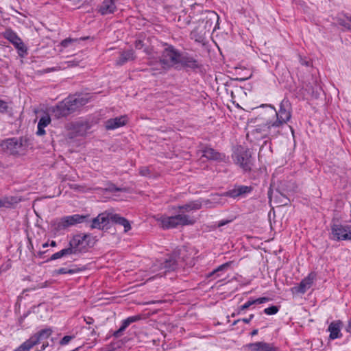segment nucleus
<instances>
[{
    "label": "nucleus",
    "instance_id": "obj_38",
    "mask_svg": "<svg viewBox=\"0 0 351 351\" xmlns=\"http://www.w3.org/2000/svg\"><path fill=\"white\" fill-rule=\"evenodd\" d=\"M104 190H105L106 191H110V192H114V191H121L124 190V189L117 187L114 186V184L110 183V184H107V186L105 189H104Z\"/></svg>",
    "mask_w": 351,
    "mask_h": 351
},
{
    "label": "nucleus",
    "instance_id": "obj_39",
    "mask_svg": "<svg viewBox=\"0 0 351 351\" xmlns=\"http://www.w3.org/2000/svg\"><path fill=\"white\" fill-rule=\"evenodd\" d=\"M77 42V39L66 38L61 42V45L63 47H67L73 43Z\"/></svg>",
    "mask_w": 351,
    "mask_h": 351
},
{
    "label": "nucleus",
    "instance_id": "obj_42",
    "mask_svg": "<svg viewBox=\"0 0 351 351\" xmlns=\"http://www.w3.org/2000/svg\"><path fill=\"white\" fill-rule=\"evenodd\" d=\"M270 300V298L267 297H262L257 299H254L255 304H260L267 302Z\"/></svg>",
    "mask_w": 351,
    "mask_h": 351
},
{
    "label": "nucleus",
    "instance_id": "obj_37",
    "mask_svg": "<svg viewBox=\"0 0 351 351\" xmlns=\"http://www.w3.org/2000/svg\"><path fill=\"white\" fill-rule=\"evenodd\" d=\"M128 328L127 326H125V324L122 322V324L119 330L114 331L112 334L113 337L115 338L120 337L122 335L123 331Z\"/></svg>",
    "mask_w": 351,
    "mask_h": 351
},
{
    "label": "nucleus",
    "instance_id": "obj_2",
    "mask_svg": "<svg viewBox=\"0 0 351 351\" xmlns=\"http://www.w3.org/2000/svg\"><path fill=\"white\" fill-rule=\"evenodd\" d=\"M94 244L93 239L90 234H79L74 235L69 243V250L71 254H79L86 252L88 247Z\"/></svg>",
    "mask_w": 351,
    "mask_h": 351
},
{
    "label": "nucleus",
    "instance_id": "obj_27",
    "mask_svg": "<svg viewBox=\"0 0 351 351\" xmlns=\"http://www.w3.org/2000/svg\"><path fill=\"white\" fill-rule=\"evenodd\" d=\"M202 202L199 200L191 201L189 204L178 206V209L181 211L190 212L201 208Z\"/></svg>",
    "mask_w": 351,
    "mask_h": 351
},
{
    "label": "nucleus",
    "instance_id": "obj_44",
    "mask_svg": "<svg viewBox=\"0 0 351 351\" xmlns=\"http://www.w3.org/2000/svg\"><path fill=\"white\" fill-rule=\"evenodd\" d=\"M140 174L143 176H147L149 174V169L147 167H143L140 169Z\"/></svg>",
    "mask_w": 351,
    "mask_h": 351
},
{
    "label": "nucleus",
    "instance_id": "obj_6",
    "mask_svg": "<svg viewBox=\"0 0 351 351\" xmlns=\"http://www.w3.org/2000/svg\"><path fill=\"white\" fill-rule=\"evenodd\" d=\"M232 158L236 164L239 165L244 171H250L253 165V158L250 149L239 146L232 155Z\"/></svg>",
    "mask_w": 351,
    "mask_h": 351
},
{
    "label": "nucleus",
    "instance_id": "obj_40",
    "mask_svg": "<svg viewBox=\"0 0 351 351\" xmlns=\"http://www.w3.org/2000/svg\"><path fill=\"white\" fill-rule=\"evenodd\" d=\"M73 338H74V336L66 335L60 341V344L61 346L66 345Z\"/></svg>",
    "mask_w": 351,
    "mask_h": 351
},
{
    "label": "nucleus",
    "instance_id": "obj_50",
    "mask_svg": "<svg viewBox=\"0 0 351 351\" xmlns=\"http://www.w3.org/2000/svg\"><path fill=\"white\" fill-rule=\"evenodd\" d=\"M230 221H228V220H222V221H219L218 224H217V226L218 227H221L226 224H227L228 223H229Z\"/></svg>",
    "mask_w": 351,
    "mask_h": 351
},
{
    "label": "nucleus",
    "instance_id": "obj_8",
    "mask_svg": "<svg viewBox=\"0 0 351 351\" xmlns=\"http://www.w3.org/2000/svg\"><path fill=\"white\" fill-rule=\"evenodd\" d=\"M253 134H261V137L276 136L280 130L276 127V125L273 123V121H267L263 125H256V127L252 131Z\"/></svg>",
    "mask_w": 351,
    "mask_h": 351
},
{
    "label": "nucleus",
    "instance_id": "obj_10",
    "mask_svg": "<svg viewBox=\"0 0 351 351\" xmlns=\"http://www.w3.org/2000/svg\"><path fill=\"white\" fill-rule=\"evenodd\" d=\"M184 261L177 252L172 254L162 263H161V269H165V272L175 271L181 265V262Z\"/></svg>",
    "mask_w": 351,
    "mask_h": 351
},
{
    "label": "nucleus",
    "instance_id": "obj_21",
    "mask_svg": "<svg viewBox=\"0 0 351 351\" xmlns=\"http://www.w3.org/2000/svg\"><path fill=\"white\" fill-rule=\"evenodd\" d=\"M343 326V322L340 320L332 322L328 326V330L330 332V338L335 339L341 336V329Z\"/></svg>",
    "mask_w": 351,
    "mask_h": 351
},
{
    "label": "nucleus",
    "instance_id": "obj_7",
    "mask_svg": "<svg viewBox=\"0 0 351 351\" xmlns=\"http://www.w3.org/2000/svg\"><path fill=\"white\" fill-rule=\"evenodd\" d=\"M89 219L88 215H78L66 216L60 219L56 224V230L60 231L65 230L69 227L75 226L78 223H86Z\"/></svg>",
    "mask_w": 351,
    "mask_h": 351
},
{
    "label": "nucleus",
    "instance_id": "obj_58",
    "mask_svg": "<svg viewBox=\"0 0 351 351\" xmlns=\"http://www.w3.org/2000/svg\"><path fill=\"white\" fill-rule=\"evenodd\" d=\"M45 252H39L38 254L41 256Z\"/></svg>",
    "mask_w": 351,
    "mask_h": 351
},
{
    "label": "nucleus",
    "instance_id": "obj_63",
    "mask_svg": "<svg viewBox=\"0 0 351 351\" xmlns=\"http://www.w3.org/2000/svg\"><path fill=\"white\" fill-rule=\"evenodd\" d=\"M272 199H273L272 198H270V199H269L270 202H272Z\"/></svg>",
    "mask_w": 351,
    "mask_h": 351
},
{
    "label": "nucleus",
    "instance_id": "obj_24",
    "mask_svg": "<svg viewBox=\"0 0 351 351\" xmlns=\"http://www.w3.org/2000/svg\"><path fill=\"white\" fill-rule=\"evenodd\" d=\"M136 56L133 50H127L121 53L119 58L117 60L116 64L121 66L128 61L134 60Z\"/></svg>",
    "mask_w": 351,
    "mask_h": 351
},
{
    "label": "nucleus",
    "instance_id": "obj_62",
    "mask_svg": "<svg viewBox=\"0 0 351 351\" xmlns=\"http://www.w3.org/2000/svg\"><path fill=\"white\" fill-rule=\"evenodd\" d=\"M149 64L152 65L153 64V62L150 61Z\"/></svg>",
    "mask_w": 351,
    "mask_h": 351
},
{
    "label": "nucleus",
    "instance_id": "obj_12",
    "mask_svg": "<svg viewBox=\"0 0 351 351\" xmlns=\"http://www.w3.org/2000/svg\"><path fill=\"white\" fill-rule=\"evenodd\" d=\"M178 64L184 68L196 69L200 67L201 64L193 56L189 53H181L180 55Z\"/></svg>",
    "mask_w": 351,
    "mask_h": 351
},
{
    "label": "nucleus",
    "instance_id": "obj_13",
    "mask_svg": "<svg viewBox=\"0 0 351 351\" xmlns=\"http://www.w3.org/2000/svg\"><path fill=\"white\" fill-rule=\"evenodd\" d=\"M22 146V140L16 138H8L1 143L2 148L12 154L19 153Z\"/></svg>",
    "mask_w": 351,
    "mask_h": 351
},
{
    "label": "nucleus",
    "instance_id": "obj_15",
    "mask_svg": "<svg viewBox=\"0 0 351 351\" xmlns=\"http://www.w3.org/2000/svg\"><path fill=\"white\" fill-rule=\"evenodd\" d=\"M315 278V274H309L298 286L292 288V291L295 293H304L312 286Z\"/></svg>",
    "mask_w": 351,
    "mask_h": 351
},
{
    "label": "nucleus",
    "instance_id": "obj_9",
    "mask_svg": "<svg viewBox=\"0 0 351 351\" xmlns=\"http://www.w3.org/2000/svg\"><path fill=\"white\" fill-rule=\"evenodd\" d=\"M331 234L333 240H351V225L333 224Z\"/></svg>",
    "mask_w": 351,
    "mask_h": 351
},
{
    "label": "nucleus",
    "instance_id": "obj_18",
    "mask_svg": "<svg viewBox=\"0 0 351 351\" xmlns=\"http://www.w3.org/2000/svg\"><path fill=\"white\" fill-rule=\"evenodd\" d=\"M52 330L50 328L43 329L29 338L34 346L38 344L40 341L47 339L52 334Z\"/></svg>",
    "mask_w": 351,
    "mask_h": 351
},
{
    "label": "nucleus",
    "instance_id": "obj_22",
    "mask_svg": "<svg viewBox=\"0 0 351 351\" xmlns=\"http://www.w3.org/2000/svg\"><path fill=\"white\" fill-rule=\"evenodd\" d=\"M117 9L113 0H104L99 6V12L101 15H106L113 13Z\"/></svg>",
    "mask_w": 351,
    "mask_h": 351
},
{
    "label": "nucleus",
    "instance_id": "obj_36",
    "mask_svg": "<svg viewBox=\"0 0 351 351\" xmlns=\"http://www.w3.org/2000/svg\"><path fill=\"white\" fill-rule=\"evenodd\" d=\"M279 311V308L276 306H271L268 308H266L264 309V313L267 315H275Z\"/></svg>",
    "mask_w": 351,
    "mask_h": 351
},
{
    "label": "nucleus",
    "instance_id": "obj_41",
    "mask_svg": "<svg viewBox=\"0 0 351 351\" xmlns=\"http://www.w3.org/2000/svg\"><path fill=\"white\" fill-rule=\"evenodd\" d=\"M282 199H274V203L276 204H278V206H285L287 205L290 202V199H285V202H282Z\"/></svg>",
    "mask_w": 351,
    "mask_h": 351
},
{
    "label": "nucleus",
    "instance_id": "obj_55",
    "mask_svg": "<svg viewBox=\"0 0 351 351\" xmlns=\"http://www.w3.org/2000/svg\"><path fill=\"white\" fill-rule=\"evenodd\" d=\"M50 245H51V247H56V241H52L51 242V243H50Z\"/></svg>",
    "mask_w": 351,
    "mask_h": 351
},
{
    "label": "nucleus",
    "instance_id": "obj_61",
    "mask_svg": "<svg viewBox=\"0 0 351 351\" xmlns=\"http://www.w3.org/2000/svg\"><path fill=\"white\" fill-rule=\"evenodd\" d=\"M45 197L51 198V197H53V196H46Z\"/></svg>",
    "mask_w": 351,
    "mask_h": 351
},
{
    "label": "nucleus",
    "instance_id": "obj_31",
    "mask_svg": "<svg viewBox=\"0 0 351 351\" xmlns=\"http://www.w3.org/2000/svg\"><path fill=\"white\" fill-rule=\"evenodd\" d=\"M71 250H69L68 247L62 249V250L54 253L48 260L47 261H51L53 260H56L66 255H70Z\"/></svg>",
    "mask_w": 351,
    "mask_h": 351
},
{
    "label": "nucleus",
    "instance_id": "obj_52",
    "mask_svg": "<svg viewBox=\"0 0 351 351\" xmlns=\"http://www.w3.org/2000/svg\"><path fill=\"white\" fill-rule=\"evenodd\" d=\"M346 331L349 333H351V319L348 322V326L346 328Z\"/></svg>",
    "mask_w": 351,
    "mask_h": 351
},
{
    "label": "nucleus",
    "instance_id": "obj_54",
    "mask_svg": "<svg viewBox=\"0 0 351 351\" xmlns=\"http://www.w3.org/2000/svg\"><path fill=\"white\" fill-rule=\"evenodd\" d=\"M48 346H49L48 343H46V344H45V343L43 344L42 348H41V350L42 351L44 350Z\"/></svg>",
    "mask_w": 351,
    "mask_h": 351
},
{
    "label": "nucleus",
    "instance_id": "obj_51",
    "mask_svg": "<svg viewBox=\"0 0 351 351\" xmlns=\"http://www.w3.org/2000/svg\"><path fill=\"white\" fill-rule=\"evenodd\" d=\"M204 205L207 207V208H210L213 206V205L211 204L210 202L209 199H206L205 202H204Z\"/></svg>",
    "mask_w": 351,
    "mask_h": 351
},
{
    "label": "nucleus",
    "instance_id": "obj_26",
    "mask_svg": "<svg viewBox=\"0 0 351 351\" xmlns=\"http://www.w3.org/2000/svg\"><path fill=\"white\" fill-rule=\"evenodd\" d=\"M51 122V118L49 114L43 116L38 123V130L36 134L38 136H43L45 134V128L47 127Z\"/></svg>",
    "mask_w": 351,
    "mask_h": 351
},
{
    "label": "nucleus",
    "instance_id": "obj_34",
    "mask_svg": "<svg viewBox=\"0 0 351 351\" xmlns=\"http://www.w3.org/2000/svg\"><path fill=\"white\" fill-rule=\"evenodd\" d=\"M33 347L34 343H32L28 339L14 351H29Z\"/></svg>",
    "mask_w": 351,
    "mask_h": 351
},
{
    "label": "nucleus",
    "instance_id": "obj_64",
    "mask_svg": "<svg viewBox=\"0 0 351 351\" xmlns=\"http://www.w3.org/2000/svg\"><path fill=\"white\" fill-rule=\"evenodd\" d=\"M36 351H42V350H36Z\"/></svg>",
    "mask_w": 351,
    "mask_h": 351
},
{
    "label": "nucleus",
    "instance_id": "obj_23",
    "mask_svg": "<svg viewBox=\"0 0 351 351\" xmlns=\"http://www.w3.org/2000/svg\"><path fill=\"white\" fill-rule=\"evenodd\" d=\"M206 31L205 28L198 25L191 32V38L195 42L204 43Z\"/></svg>",
    "mask_w": 351,
    "mask_h": 351
},
{
    "label": "nucleus",
    "instance_id": "obj_48",
    "mask_svg": "<svg viewBox=\"0 0 351 351\" xmlns=\"http://www.w3.org/2000/svg\"><path fill=\"white\" fill-rule=\"evenodd\" d=\"M66 63L68 64V66L73 67V66H77L79 62L75 60H71V61H68Z\"/></svg>",
    "mask_w": 351,
    "mask_h": 351
},
{
    "label": "nucleus",
    "instance_id": "obj_1",
    "mask_svg": "<svg viewBox=\"0 0 351 351\" xmlns=\"http://www.w3.org/2000/svg\"><path fill=\"white\" fill-rule=\"evenodd\" d=\"M88 101V99L86 97L81 95L71 96L53 107V112L57 118L66 117L86 105Z\"/></svg>",
    "mask_w": 351,
    "mask_h": 351
},
{
    "label": "nucleus",
    "instance_id": "obj_28",
    "mask_svg": "<svg viewBox=\"0 0 351 351\" xmlns=\"http://www.w3.org/2000/svg\"><path fill=\"white\" fill-rule=\"evenodd\" d=\"M84 269V268H80V267H75L73 269H67V268L62 267V268L55 270L53 271V273H54V275H60V274H66L72 275V274L79 273Z\"/></svg>",
    "mask_w": 351,
    "mask_h": 351
},
{
    "label": "nucleus",
    "instance_id": "obj_29",
    "mask_svg": "<svg viewBox=\"0 0 351 351\" xmlns=\"http://www.w3.org/2000/svg\"><path fill=\"white\" fill-rule=\"evenodd\" d=\"M337 22L339 25L351 32V15L346 14L343 17H339Z\"/></svg>",
    "mask_w": 351,
    "mask_h": 351
},
{
    "label": "nucleus",
    "instance_id": "obj_30",
    "mask_svg": "<svg viewBox=\"0 0 351 351\" xmlns=\"http://www.w3.org/2000/svg\"><path fill=\"white\" fill-rule=\"evenodd\" d=\"M21 199H0L1 208H11L18 204Z\"/></svg>",
    "mask_w": 351,
    "mask_h": 351
},
{
    "label": "nucleus",
    "instance_id": "obj_43",
    "mask_svg": "<svg viewBox=\"0 0 351 351\" xmlns=\"http://www.w3.org/2000/svg\"><path fill=\"white\" fill-rule=\"evenodd\" d=\"M7 103L3 100H0V112H5L7 111Z\"/></svg>",
    "mask_w": 351,
    "mask_h": 351
},
{
    "label": "nucleus",
    "instance_id": "obj_49",
    "mask_svg": "<svg viewBox=\"0 0 351 351\" xmlns=\"http://www.w3.org/2000/svg\"><path fill=\"white\" fill-rule=\"evenodd\" d=\"M84 321L86 322V323L87 324H89V325L93 324L94 322V319L90 317H85Z\"/></svg>",
    "mask_w": 351,
    "mask_h": 351
},
{
    "label": "nucleus",
    "instance_id": "obj_46",
    "mask_svg": "<svg viewBox=\"0 0 351 351\" xmlns=\"http://www.w3.org/2000/svg\"><path fill=\"white\" fill-rule=\"evenodd\" d=\"M300 63L302 64V65H304V66H311V62L310 61L308 60H306L304 58H302V57H300Z\"/></svg>",
    "mask_w": 351,
    "mask_h": 351
},
{
    "label": "nucleus",
    "instance_id": "obj_59",
    "mask_svg": "<svg viewBox=\"0 0 351 351\" xmlns=\"http://www.w3.org/2000/svg\"><path fill=\"white\" fill-rule=\"evenodd\" d=\"M236 315H238L237 313H234L232 314V317H234Z\"/></svg>",
    "mask_w": 351,
    "mask_h": 351
},
{
    "label": "nucleus",
    "instance_id": "obj_60",
    "mask_svg": "<svg viewBox=\"0 0 351 351\" xmlns=\"http://www.w3.org/2000/svg\"><path fill=\"white\" fill-rule=\"evenodd\" d=\"M145 52H146L147 53H148V50L147 49H145Z\"/></svg>",
    "mask_w": 351,
    "mask_h": 351
},
{
    "label": "nucleus",
    "instance_id": "obj_20",
    "mask_svg": "<svg viewBox=\"0 0 351 351\" xmlns=\"http://www.w3.org/2000/svg\"><path fill=\"white\" fill-rule=\"evenodd\" d=\"M5 38L10 40L19 50L23 51L25 50L23 43L15 32L12 30H7L5 33Z\"/></svg>",
    "mask_w": 351,
    "mask_h": 351
},
{
    "label": "nucleus",
    "instance_id": "obj_3",
    "mask_svg": "<svg viewBox=\"0 0 351 351\" xmlns=\"http://www.w3.org/2000/svg\"><path fill=\"white\" fill-rule=\"evenodd\" d=\"M158 221L163 229L174 228L179 226L193 225L195 223L194 218L180 213L171 217L162 216Z\"/></svg>",
    "mask_w": 351,
    "mask_h": 351
},
{
    "label": "nucleus",
    "instance_id": "obj_14",
    "mask_svg": "<svg viewBox=\"0 0 351 351\" xmlns=\"http://www.w3.org/2000/svg\"><path fill=\"white\" fill-rule=\"evenodd\" d=\"M251 186L235 185L234 188L226 192L225 195L228 197H237L241 195H247L252 191Z\"/></svg>",
    "mask_w": 351,
    "mask_h": 351
},
{
    "label": "nucleus",
    "instance_id": "obj_35",
    "mask_svg": "<svg viewBox=\"0 0 351 351\" xmlns=\"http://www.w3.org/2000/svg\"><path fill=\"white\" fill-rule=\"evenodd\" d=\"M255 304L254 299H252L245 302L243 305L241 306L237 311V314H240L241 311L247 309L252 305Z\"/></svg>",
    "mask_w": 351,
    "mask_h": 351
},
{
    "label": "nucleus",
    "instance_id": "obj_47",
    "mask_svg": "<svg viewBox=\"0 0 351 351\" xmlns=\"http://www.w3.org/2000/svg\"><path fill=\"white\" fill-rule=\"evenodd\" d=\"M254 314H251V315H250L249 317L243 318V319H241V321L243 322L245 324H248L254 318Z\"/></svg>",
    "mask_w": 351,
    "mask_h": 351
},
{
    "label": "nucleus",
    "instance_id": "obj_45",
    "mask_svg": "<svg viewBox=\"0 0 351 351\" xmlns=\"http://www.w3.org/2000/svg\"><path fill=\"white\" fill-rule=\"evenodd\" d=\"M134 45H135L136 49H141L143 47L144 44L142 40H137L135 41Z\"/></svg>",
    "mask_w": 351,
    "mask_h": 351
},
{
    "label": "nucleus",
    "instance_id": "obj_57",
    "mask_svg": "<svg viewBox=\"0 0 351 351\" xmlns=\"http://www.w3.org/2000/svg\"><path fill=\"white\" fill-rule=\"evenodd\" d=\"M240 321H241V319H239L237 320H235L234 322H233V325H235L237 324L238 322H239Z\"/></svg>",
    "mask_w": 351,
    "mask_h": 351
},
{
    "label": "nucleus",
    "instance_id": "obj_56",
    "mask_svg": "<svg viewBox=\"0 0 351 351\" xmlns=\"http://www.w3.org/2000/svg\"><path fill=\"white\" fill-rule=\"evenodd\" d=\"M48 246H49L48 243H45L43 244V247H44V248H45V247H47Z\"/></svg>",
    "mask_w": 351,
    "mask_h": 351
},
{
    "label": "nucleus",
    "instance_id": "obj_53",
    "mask_svg": "<svg viewBox=\"0 0 351 351\" xmlns=\"http://www.w3.org/2000/svg\"><path fill=\"white\" fill-rule=\"evenodd\" d=\"M258 329H254L253 330L252 332H251V335L252 336H254V335H256L258 334Z\"/></svg>",
    "mask_w": 351,
    "mask_h": 351
},
{
    "label": "nucleus",
    "instance_id": "obj_17",
    "mask_svg": "<svg viewBox=\"0 0 351 351\" xmlns=\"http://www.w3.org/2000/svg\"><path fill=\"white\" fill-rule=\"evenodd\" d=\"M247 351H272L274 348L271 344L259 341L250 343L244 346Z\"/></svg>",
    "mask_w": 351,
    "mask_h": 351
},
{
    "label": "nucleus",
    "instance_id": "obj_19",
    "mask_svg": "<svg viewBox=\"0 0 351 351\" xmlns=\"http://www.w3.org/2000/svg\"><path fill=\"white\" fill-rule=\"evenodd\" d=\"M126 123V117L123 116L109 119L105 122V128L107 130L117 129L125 125Z\"/></svg>",
    "mask_w": 351,
    "mask_h": 351
},
{
    "label": "nucleus",
    "instance_id": "obj_11",
    "mask_svg": "<svg viewBox=\"0 0 351 351\" xmlns=\"http://www.w3.org/2000/svg\"><path fill=\"white\" fill-rule=\"evenodd\" d=\"M109 216L110 213H101L90 221L88 219L87 222H90V227L92 229H108L109 228Z\"/></svg>",
    "mask_w": 351,
    "mask_h": 351
},
{
    "label": "nucleus",
    "instance_id": "obj_16",
    "mask_svg": "<svg viewBox=\"0 0 351 351\" xmlns=\"http://www.w3.org/2000/svg\"><path fill=\"white\" fill-rule=\"evenodd\" d=\"M110 221L113 223L123 226L125 233L128 232L132 228L130 222L126 218L121 217L119 214L110 213L109 223Z\"/></svg>",
    "mask_w": 351,
    "mask_h": 351
},
{
    "label": "nucleus",
    "instance_id": "obj_32",
    "mask_svg": "<svg viewBox=\"0 0 351 351\" xmlns=\"http://www.w3.org/2000/svg\"><path fill=\"white\" fill-rule=\"evenodd\" d=\"M230 265H231V262H227L224 264L219 265L215 269H214L213 271L210 272L208 274V277H212L215 274H217V276H219V275L218 274V273L226 269L227 268H228L230 267Z\"/></svg>",
    "mask_w": 351,
    "mask_h": 351
},
{
    "label": "nucleus",
    "instance_id": "obj_5",
    "mask_svg": "<svg viewBox=\"0 0 351 351\" xmlns=\"http://www.w3.org/2000/svg\"><path fill=\"white\" fill-rule=\"evenodd\" d=\"M271 109L276 120L273 123L276 125V127L280 129L286 124L291 117V104L287 99H283L280 104L278 111H276L274 107L271 106Z\"/></svg>",
    "mask_w": 351,
    "mask_h": 351
},
{
    "label": "nucleus",
    "instance_id": "obj_33",
    "mask_svg": "<svg viewBox=\"0 0 351 351\" xmlns=\"http://www.w3.org/2000/svg\"><path fill=\"white\" fill-rule=\"evenodd\" d=\"M143 319V315L141 314L136 315L134 316L128 317L127 319L123 320V322L125 324V326H127L128 327L130 326V324L137 322Z\"/></svg>",
    "mask_w": 351,
    "mask_h": 351
},
{
    "label": "nucleus",
    "instance_id": "obj_25",
    "mask_svg": "<svg viewBox=\"0 0 351 351\" xmlns=\"http://www.w3.org/2000/svg\"><path fill=\"white\" fill-rule=\"evenodd\" d=\"M202 157L208 160H219L222 159V155L211 147H205L202 150Z\"/></svg>",
    "mask_w": 351,
    "mask_h": 351
},
{
    "label": "nucleus",
    "instance_id": "obj_4",
    "mask_svg": "<svg viewBox=\"0 0 351 351\" xmlns=\"http://www.w3.org/2000/svg\"><path fill=\"white\" fill-rule=\"evenodd\" d=\"M180 55V52L173 46L165 44L158 64L163 70H169L178 64Z\"/></svg>",
    "mask_w": 351,
    "mask_h": 351
}]
</instances>
